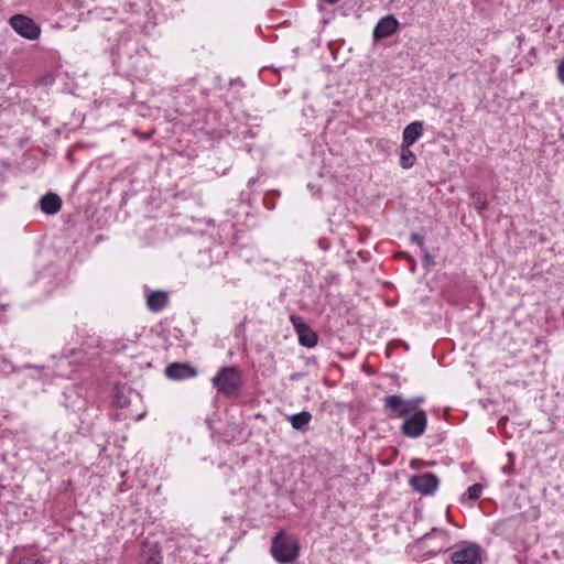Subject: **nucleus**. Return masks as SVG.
<instances>
[{"instance_id": "nucleus-23", "label": "nucleus", "mask_w": 564, "mask_h": 564, "mask_svg": "<svg viewBox=\"0 0 564 564\" xmlns=\"http://www.w3.org/2000/svg\"><path fill=\"white\" fill-rule=\"evenodd\" d=\"M424 253V260L427 262V263H432L433 262V258L432 256L427 252V250L425 249V251H422Z\"/></svg>"}, {"instance_id": "nucleus-21", "label": "nucleus", "mask_w": 564, "mask_h": 564, "mask_svg": "<svg viewBox=\"0 0 564 564\" xmlns=\"http://www.w3.org/2000/svg\"><path fill=\"white\" fill-rule=\"evenodd\" d=\"M17 564H43V562L39 558L32 557V556H26V557L20 558L17 562Z\"/></svg>"}, {"instance_id": "nucleus-6", "label": "nucleus", "mask_w": 564, "mask_h": 564, "mask_svg": "<svg viewBox=\"0 0 564 564\" xmlns=\"http://www.w3.org/2000/svg\"><path fill=\"white\" fill-rule=\"evenodd\" d=\"M383 409L391 417L405 419L413 413V408H411L409 400L398 394L387 397L383 402Z\"/></svg>"}, {"instance_id": "nucleus-7", "label": "nucleus", "mask_w": 564, "mask_h": 564, "mask_svg": "<svg viewBox=\"0 0 564 564\" xmlns=\"http://www.w3.org/2000/svg\"><path fill=\"white\" fill-rule=\"evenodd\" d=\"M290 321L299 336V343L307 348L317 344V334L297 315H291Z\"/></svg>"}, {"instance_id": "nucleus-11", "label": "nucleus", "mask_w": 564, "mask_h": 564, "mask_svg": "<svg viewBox=\"0 0 564 564\" xmlns=\"http://www.w3.org/2000/svg\"><path fill=\"white\" fill-rule=\"evenodd\" d=\"M423 133V123L421 121H413L408 124L402 133V145H413Z\"/></svg>"}, {"instance_id": "nucleus-8", "label": "nucleus", "mask_w": 564, "mask_h": 564, "mask_svg": "<svg viewBox=\"0 0 564 564\" xmlns=\"http://www.w3.org/2000/svg\"><path fill=\"white\" fill-rule=\"evenodd\" d=\"M438 484L437 476L432 473L415 475L410 479L413 490L425 496L433 494L437 489Z\"/></svg>"}, {"instance_id": "nucleus-19", "label": "nucleus", "mask_w": 564, "mask_h": 564, "mask_svg": "<svg viewBox=\"0 0 564 564\" xmlns=\"http://www.w3.org/2000/svg\"><path fill=\"white\" fill-rule=\"evenodd\" d=\"M410 240L414 243H416L422 251H425V246H424V238L417 234V232H412L410 235Z\"/></svg>"}, {"instance_id": "nucleus-16", "label": "nucleus", "mask_w": 564, "mask_h": 564, "mask_svg": "<svg viewBox=\"0 0 564 564\" xmlns=\"http://www.w3.org/2000/svg\"><path fill=\"white\" fill-rule=\"evenodd\" d=\"M470 197L478 213H482L488 208V200L484 193L476 191L471 193Z\"/></svg>"}, {"instance_id": "nucleus-20", "label": "nucleus", "mask_w": 564, "mask_h": 564, "mask_svg": "<svg viewBox=\"0 0 564 564\" xmlns=\"http://www.w3.org/2000/svg\"><path fill=\"white\" fill-rule=\"evenodd\" d=\"M408 400H409V403L411 404V408H413V412L422 411L421 409H419V405L424 402L423 397H415V398L408 399Z\"/></svg>"}, {"instance_id": "nucleus-5", "label": "nucleus", "mask_w": 564, "mask_h": 564, "mask_svg": "<svg viewBox=\"0 0 564 564\" xmlns=\"http://www.w3.org/2000/svg\"><path fill=\"white\" fill-rule=\"evenodd\" d=\"M481 547L476 543H468L451 554L453 564H482Z\"/></svg>"}, {"instance_id": "nucleus-18", "label": "nucleus", "mask_w": 564, "mask_h": 564, "mask_svg": "<svg viewBox=\"0 0 564 564\" xmlns=\"http://www.w3.org/2000/svg\"><path fill=\"white\" fill-rule=\"evenodd\" d=\"M113 402L118 408H127L130 404L129 398L120 390L116 391Z\"/></svg>"}, {"instance_id": "nucleus-26", "label": "nucleus", "mask_w": 564, "mask_h": 564, "mask_svg": "<svg viewBox=\"0 0 564 564\" xmlns=\"http://www.w3.org/2000/svg\"><path fill=\"white\" fill-rule=\"evenodd\" d=\"M7 305H0V308L4 310Z\"/></svg>"}, {"instance_id": "nucleus-4", "label": "nucleus", "mask_w": 564, "mask_h": 564, "mask_svg": "<svg viewBox=\"0 0 564 564\" xmlns=\"http://www.w3.org/2000/svg\"><path fill=\"white\" fill-rule=\"evenodd\" d=\"M10 26L22 37L36 40L41 34V28L29 17L14 14L9 19Z\"/></svg>"}, {"instance_id": "nucleus-2", "label": "nucleus", "mask_w": 564, "mask_h": 564, "mask_svg": "<svg viewBox=\"0 0 564 564\" xmlns=\"http://www.w3.org/2000/svg\"><path fill=\"white\" fill-rule=\"evenodd\" d=\"M271 553L280 563H292L297 557V545L294 540L279 533L272 541Z\"/></svg>"}, {"instance_id": "nucleus-15", "label": "nucleus", "mask_w": 564, "mask_h": 564, "mask_svg": "<svg viewBox=\"0 0 564 564\" xmlns=\"http://www.w3.org/2000/svg\"><path fill=\"white\" fill-rule=\"evenodd\" d=\"M416 161V156L410 147H405L401 144V153H400V165L403 169H410L414 165Z\"/></svg>"}, {"instance_id": "nucleus-14", "label": "nucleus", "mask_w": 564, "mask_h": 564, "mask_svg": "<svg viewBox=\"0 0 564 564\" xmlns=\"http://www.w3.org/2000/svg\"><path fill=\"white\" fill-rule=\"evenodd\" d=\"M286 420L293 429L297 431H305L312 420V414L308 411H302L296 414L288 415Z\"/></svg>"}, {"instance_id": "nucleus-22", "label": "nucleus", "mask_w": 564, "mask_h": 564, "mask_svg": "<svg viewBox=\"0 0 564 564\" xmlns=\"http://www.w3.org/2000/svg\"><path fill=\"white\" fill-rule=\"evenodd\" d=\"M557 78L564 85V59L557 65Z\"/></svg>"}, {"instance_id": "nucleus-13", "label": "nucleus", "mask_w": 564, "mask_h": 564, "mask_svg": "<svg viewBox=\"0 0 564 564\" xmlns=\"http://www.w3.org/2000/svg\"><path fill=\"white\" fill-rule=\"evenodd\" d=\"M169 303V294L164 291H151L147 295V306L151 312H161Z\"/></svg>"}, {"instance_id": "nucleus-10", "label": "nucleus", "mask_w": 564, "mask_h": 564, "mask_svg": "<svg viewBox=\"0 0 564 564\" xmlns=\"http://www.w3.org/2000/svg\"><path fill=\"white\" fill-rule=\"evenodd\" d=\"M399 21L393 15H386L380 19L373 29V39L376 41L391 36L399 28Z\"/></svg>"}, {"instance_id": "nucleus-12", "label": "nucleus", "mask_w": 564, "mask_h": 564, "mask_svg": "<svg viewBox=\"0 0 564 564\" xmlns=\"http://www.w3.org/2000/svg\"><path fill=\"white\" fill-rule=\"evenodd\" d=\"M40 206L43 213L55 215L62 208V199L57 194L47 193L41 197Z\"/></svg>"}, {"instance_id": "nucleus-3", "label": "nucleus", "mask_w": 564, "mask_h": 564, "mask_svg": "<svg viewBox=\"0 0 564 564\" xmlns=\"http://www.w3.org/2000/svg\"><path fill=\"white\" fill-rule=\"evenodd\" d=\"M427 426V416L425 411L413 412L403 420L400 427L402 434L410 438H417L424 434Z\"/></svg>"}, {"instance_id": "nucleus-24", "label": "nucleus", "mask_w": 564, "mask_h": 564, "mask_svg": "<svg viewBox=\"0 0 564 564\" xmlns=\"http://www.w3.org/2000/svg\"><path fill=\"white\" fill-rule=\"evenodd\" d=\"M323 1L326 2V3H329V4H335L339 0H323Z\"/></svg>"}, {"instance_id": "nucleus-25", "label": "nucleus", "mask_w": 564, "mask_h": 564, "mask_svg": "<svg viewBox=\"0 0 564 564\" xmlns=\"http://www.w3.org/2000/svg\"><path fill=\"white\" fill-rule=\"evenodd\" d=\"M254 182H256V180H254V178H250V180H249V183H254Z\"/></svg>"}, {"instance_id": "nucleus-27", "label": "nucleus", "mask_w": 564, "mask_h": 564, "mask_svg": "<svg viewBox=\"0 0 564 564\" xmlns=\"http://www.w3.org/2000/svg\"><path fill=\"white\" fill-rule=\"evenodd\" d=\"M153 564H159V563H153Z\"/></svg>"}, {"instance_id": "nucleus-1", "label": "nucleus", "mask_w": 564, "mask_h": 564, "mask_svg": "<svg viewBox=\"0 0 564 564\" xmlns=\"http://www.w3.org/2000/svg\"><path fill=\"white\" fill-rule=\"evenodd\" d=\"M212 383L225 397H236L242 387L241 371L234 366L223 367L213 377Z\"/></svg>"}, {"instance_id": "nucleus-9", "label": "nucleus", "mask_w": 564, "mask_h": 564, "mask_svg": "<svg viewBox=\"0 0 564 564\" xmlns=\"http://www.w3.org/2000/svg\"><path fill=\"white\" fill-rule=\"evenodd\" d=\"M165 376L172 380H186L197 376V369L187 362H173L165 368Z\"/></svg>"}, {"instance_id": "nucleus-17", "label": "nucleus", "mask_w": 564, "mask_h": 564, "mask_svg": "<svg viewBox=\"0 0 564 564\" xmlns=\"http://www.w3.org/2000/svg\"><path fill=\"white\" fill-rule=\"evenodd\" d=\"M481 491H482V486L480 484H474L462 496V501H465V499L475 501L480 497Z\"/></svg>"}]
</instances>
